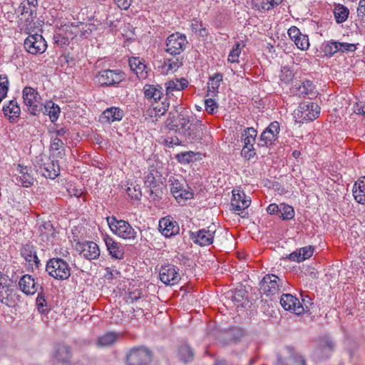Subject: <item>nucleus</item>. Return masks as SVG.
<instances>
[{"label": "nucleus", "instance_id": "obj_1", "mask_svg": "<svg viewBox=\"0 0 365 365\" xmlns=\"http://www.w3.org/2000/svg\"><path fill=\"white\" fill-rule=\"evenodd\" d=\"M46 271L56 279L65 280L71 275V269L66 261L56 257L50 259L46 266Z\"/></svg>", "mask_w": 365, "mask_h": 365}, {"label": "nucleus", "instance_id": "obj_2", "mask_svg": "<svg viewBox=\"0 0 365 365\" xmlns=\"http://www.w3.org/2000/svg\"><path fill=\"white\" fill-rule=\"evenodd\" d=\"M107 222L111 231L116 235L125 240L135 239L137 232L127 221L117 220L113 216L107 217Z\"/></svg>", "mask_w": 365, "mask_h": 365}, {"label": "nucleus", "instance_id": "obj_3", "mask_svg": "<svg viewBox=\"0 0 365 365\" xmlns=\"http://www.w3.org/2000/svg\"><path fill=\"white\" fill-rule=\"evenodd\" d=\"M152 358V352L148 349L143 346L134 347L126 355V364L149 365Z\"/></svg>", "mask_w": 365, "mask_h": 365}, {"label": "nucleus", "instance_id": "obj_4", "mask_svg": "<svg viewBox=\"0 0 365 365\" xmlns=\"http://www.w3.org/2000/svg\"><path fill=\"white\" fill-rule=\"evenodd\" d=\"M23 99L28 111L34 115H38L43 110V103L37 91L31 87H25L23 90Z\"/></svg>", "mask_w": 365, "mask_h": 365}, {"label": "nucleus", "instance_id": "obj_5", "mask_svg": "<svg viewBox=\"0 0 365 365\" xmlns=\"http://www.w3.org/2000/svg\"><path fill=\"white\" fill-rule=\"evenodd\" d=\"M282 280L275 274H266L259 283L260 292L268 297L279 294Z\"/></svg>", "mask_w": 365, "mask_h": 365}, {"label": "nucleus", "instance_id": "obj_6", "mask_svg": "<svg viewBox=\"0 0 365 365\" xmlns=\"http://www.w3.org/2000/svg\"><path fill=\"white\" fill-rule=\"evenodd\" d=\"M187 43L185 35L179 32L172 34L167 38L165 51L171 55H178L185 49Z\"/></svg>", "mask_w": 365, "mask_h": 365}, {"label": "nucleus", "instance_id": "obj_7", "mask_svg": "<svg viewBox=\"0 0 365 365\" xmlns=\"http://www.w3.org/2000/svg\"><path fill=\"white\" fill-rule=\"evenodd\" d=\"M181 110H176L178 113L177 116L171 117V113H169L170 116L167 119L168 125L170 130H175L179 134L183 129L187 128L190 123H193L191 120L192 116L187 114V112L184 110V108H180Z\"/></svg>", "mask_w": 365, "mask_h": 365}, {"label": "nucleus", "instance_id": "obj_8", "mask_svg": "<svg viewBox=\"0 0 365 365\" xmlns=\"http://www.w3.org/2000/svg\"><path fill=\"white\" fill-rule=\"evenodd\" d=\"M96 78L101 86H110L124 80L125 74L119 70L107 69L100 71Z\"/></svg>", "mask_w": 365, "mask_h": 365}, {"label": "nucleus", "instance_id": "obj_9", "mask_svg": "<svg viewBox=\"0 0 365 365\" xmlns=\"http://www.w3.org/2000/svg\"><path fill=\"white\" fill-rule=\"evenodd\" d=\"M280 304L285 310L297 315H300L309 311V308L306 304L304 307L300 303L299 299L291 294H283L280 298Z\"/></svg>", "mask_w": 365, "mask_h": 365}, {"label": "nucleus", "instance_id": "obj_10", "mask_svg": "<svg viewBox=\"0 0 365 365\" xmlns=\"http://www.w3.org/2000/svg\"><path fill=\"white\" fill-rule=\"evenodd\" d=\"M202 125L200 121L190 123L187 128L180 131V135L184 138V141L190 143L200 142L203 135Z\"/></svg>", "mask_w": 365, "mask_h": 365}, {"label": "nucleus", "instance_id": "obj_11", "mask_svg": "<svg viewBox=\"0 0 365 365\" xmlns=\"http://www.w3.org/2000/svg\"><path fill=\"white\" fill-rule=\"evenodd\" d=\"M25 49L31 54L43 53L47 44L41 35H29L24 41Z\"/></svg>", "mask_w": 365, "mask_h": 365}, {"label": "nucleus", "instance_id": "obj_12", "mask_svg": "<svg viewBox=\"0 0 365 365\" xmlns=\"http://www.w3.org/2000/svg\"><path fill=\"white\" fill-rule=\"evenodd\" d=\"M160 281L166 285H174L178 283L180 275L178 269L173 264L163 265L159 272Z\"/></svg>", "mask_w": 365, "mask_h": 365}, {"label": "nucleus", "instance_id": "obj_13", "mask_svg": "<svg viewBox=\"0 0 365 365\" xmlns=\"http://www.w3.org/2000/svg\"><path fill=\"white\" fill-rule=\"evenodd\" d=\"M279 132V124L277 121H274L262 133L257 145L259 146H267V143H272L275 140L277 135Z\"/></svg>", "mask_w": 365, "mask_h": 365}, {"label": "nucleus", "instance_id": "obj_14", "mask_svg": "<svg viewBox=\"0 0 365 365\" xmlns=\"http://www.w3.org/2000/svg\"><path fill=\"white\" fill-rule=\"evenodd\" d=\"M159 230L166 237H170L179 233L178 224L170 217H165L159 220Z\"/></svg>", "mask_w": 365, "mask_h": 365}, {"label": "nucleus", "instance_id": "obj_15", "mask_svg": "<svg viewBox=\"0 0 365 365\" xmlns=\"http://www.w3.org/2000/svg\"><path fill=\"white\" fill-rule=\"evenodd\" d=\"M104 241L110 257L115 259H123L125 255L124 247L120 243L114 240L112 237L106 235Z\"/></svg>", "mask_w": 365, "mask_h": 365}, {"label": "nucleus", "instance_id": "obj_16", "mask_svg": "<svg viewBox=\"0 0 365 365\" xmlns=\"http://www.w3.org/2000/svg\"><path fill=\"white\" fill-rule=\"evenodd\" d=\"M71 353L70 348L66 345H58L53 359V365H70Z\"/></svg>", "mask_w": 365, "mask_h": 365}, {"label": "nucleus", "instance_id": "obj_17", "mask_svg": "<svg viewBox=\"0 0 365 365\" xmlns=\"http://www.w3.org/2000/svg\"><path fill=\"white\" fill-rule=\"evenodd\" d=\"M39 169L42 175L46 178L54 179L60 173L58 161L51 160L49 158L41 165Z\"/></svg>", "mask_w": 365, "mask_h": 365}, {"label": "nucleus", "instance_id": "obj_18", "mask_svg": "<svg viewBox=\"0 0 365 365\" xmlns=\"http://www.w3.org/2000/svg\"><path fill=\"white\" fill-rule=\"evenodd\" d=\"M334 348V344L329 338H323L314 351L315 357L319 359H327L330 356Z\"/></svg>", "mask_w": 365, "mask_h": 365}, {"label": "nucleus", "instance_id": "obj_19", "mask_svg": "<svg viewBox=\"0 0 365 365\" xmlns=\"http://www.w3.org/2000/svg\"><path fill=\"white\" fill-rule=\"evenodd\" d=\"M81 255L88 260L96 259L100 256V250L96 243L86 241L80 245Z\"/></svg>", "mask_w": 365, "mask_h": 365}, {"label": "nucleus", "instance_id": "obj_20", "mask_svg": "<svg viewBox=\"0 0 365 365\" xmlns=\"http://www.w3.org/2000/svg\"><path fill=\"white\" fill-rule=\"evenodd\" d=\"M19 174L16 178L18 184H21L23 187H29L33 185L34 179L32 175L31 168L24 167L19 165Z\"/></svg>", "mask_w": 365, "mask_h": 365}, {"label": "nucleus", "instance_id": "obj_21", "mask_svg": "<svg viewBox=\"0 0 365 365\" xmlns=\"http://www.w3.org/2000/svg\"><path fill=\"white\" fill-rule=\"evenodd\" d=\"M20 289L26 294H34L38 290V284L29 274L24 275L19 282Z\"/></svg>", "mask_w": 365, "mask_h": 365}, {"label": "nucleus", "instance_id": "obj_22", "mask_svg": "<svg viewBox=\"0 0 365 365\" xmlns=\"http://www.w3.org/2000/svg\"><path fill=\"white\" fill-rule=\"evenodd\" d=\"M123 117V111L117 107H111L104 110L100 120L103 123H111L114 121L120 120Z\"/></svg>", "mask_w": 365, "mask_h": 365}, {"label": "nucleus", "instance_id": "obj_23", "mask_svg": "<svg viewBox=\"0 0 365 365\" xmlns=\"http://www.w3.org/2000/svg\"><path fill=\"white\" fill-rule=\"evenodd\" d=\"M251 203L250 199L245 197L244 192L240 193L239 191L235 192L232 191V198L231 200V206L235 211H242L247 208Z\"/></svg>", "mask_w": 365, "mask_h": 365}, {"label": "nucleus", "instance_id": "obj_24", "mask_svg": "<svg viewBox=\"0 0 365 365\" xmlns=\"http://www.w3.org/2000/svg\"><path fill=\"white\" fill-rule=\"evenodd\" d=\"M143 91L145 98L154 102L160 101L163 96V89L160 85L145 84Z\"/></svg>", "mask_w": 365, "mask_h": 365}, {"label": "nucleus", "instance_id": "obj_25", "mask_svg": "<svg viewBox=\"0 0 365 365\" xmlns=\"http://www.w3.org/2000/svg\"><path fill=\"white\" fill-rule=\"evenodd\" d=\"M39 237L43 242L50 241L56 237V230L50 221L42 222L38 227Z\"/></svg>", "mask_w": 365, "mask_h": 365}, {"label": "nucleus", "instance_id": "obj_26", "mask_svg": "<svg viewBox=\"0 0 365 365\" xmlns=\"http://www.w3.org/2000/svg\"><path fill=\"white\" fill-rule=\"evenodd\" d=\"M215 231L212 230H205L202 229L192 237L194 242L200 246L211 245L213 242Z\"/></svg>", "mask_w": 365, "mask_h": 365}, {"label": "nucleus", "instance_id": "obj_27", "mask_svg": "<svg viewBox=\"0 0 365 365\" xmlns=\"http://www.w3.org/2000/svg\"><path fill=\"white\" fill-rule=\"evenodd\" d=\"M130 69L135 73L138 78H146V66L141 59L138 57H132L129 59Z\"/></svg>", "mask_w": 365, "mask_h": 365}, {"label": "nucleus", "instance_id": "obj_28", "mask_svg": "<svg viewBox=\"0 0 365 365\" xmlns=\"http://www.w3.org/2000/svg\"><path fill=\"white\" fill-rule=\"evenodd\" d=\"M21 255L29 263L34 262L36 267H38L40 264V260L38 259L36 252L34 250L33 245L30 244H26L21 248Z\"/></svg>", "mask_w": 365, "mask_h": 365}, {"label": "nucleus", "instance_id": "obj_29", "mask_svg": "<svg viewBox=\"0 0 365 365\" xmlns=\"http://www.w3.org/2000/svg\"><path fill=\"white\" fill-rule=\"evenodd\" d=\"M187 86L188 81L183 78L170 80L165 83L166 96H170L174 91H180L187 88Z\"/></svg>", "mask_w": 365, "mask_h": 365}, {"label": "nucleus", "instance_id": "obj_30", "mask_svg": "<svg viewBox=\"0 0 365 365\" xmlns=\"http://www.w3.org/2000/svg\"><path fill=\"white\" fill-rule=\"evenodd\" d=\"M45 115H48L52 123H54L58 118L60 108L52 101H47L43 104V110L41 111Z\"/></svg>", "mask_w": 365, "mask_h": 365}, {"label": "nucleus", "instance_id": "obj_31", "mask_svg": "<svg viewBox=\"0 0 365 365\" xmlns=\"http://www.w3.org/2000/svg\"><path fill=\"white\" fill-rule=\"evenodd\" d=\"M353 195L357 202L365 205V178L356 182L353 187Z\"/></svg>", "mask_w": 365, "mask_h": 365}, {"label": "nucleus", "instance_id": "obj_32", "mask_svg": "<svg viewBox=\"0 0 365 365\" xmlns=\"http://www.w3.org/2000/svg\"><path fill=\"white\" fill-rule=\"evenodd\" d=\"M170 106L169 102H162V106H155L147 110V115L152 118L153 121H158V118L165 115Z\"/></svg>", "mask_w": 365, "mask_h": 365}, {"label": "nucleus", "instance_id": "obj_33", "mask_svg": "<svg viewBox=\"0 0 365 365\" xmlns=\"http://www.w3.org/2000/svg\"><path fill=\"white\" fill-rule=\"evenodd\" d=\"M299 109L302 110V113H303V110L308 111L309 109L312 110V112H309L308 113H306L304 116L302 115V117H303L304 120H313L316 119L317 118H318L319 114V106L314 103L300 104V106H299Z\"/></svg>", "mask_w": 365, "mask_h": 365}, {"label": "nucleus", "instance_id": "obj_34", "mask_svg": "<svg viewBox=\"0 0 365 365\" xmlns=\"http://www.w3.org/2000/svg\"><path fill=\"white\" fill-rule=\"evenodd\" d=\"M312 81L306 80L299 86V95L303 98L307 96L309 98H312L316 95Z\"/></svg>", "mask_w": 365, "mask_h": 365}, {"label": "nucleus", "instance_id": "obj_35", "mask_svg": "<svg viewBox=\"0 0 365 365\" xmlns=\"http://www.w3.org/2000/svg\"><path fill=\"white\" fill-rule=\"evenodd\" d=\"M178 356L185 364L191 362L194 358L193 350L187 344H183L179 347Z\"/></svg>", "mask_w": 365, "mask_h": 365}, {"label": "nucleus", "instance_id": "obj_36", "mask_svg": "<svg viewBox=\"0 0 365 365\" xmlns=\"http://www.w3.org/2000/svg\"><path fill=\"white\" fill-rule=\"evenodd\" d=\"M5 115L10 118H18L19 116L21 109L16 100H11L9 105L3 108Z\"/></svg>", "mask_w": 365, "mask_h": 365}, {"label": "nucleus", "instance_id": "obj_37", "mask_svg": "<svg viewBox=\"0 0 365 365\" xmlns=\"http://www.w3.org/2000/svg\"><path fill=\"white\" fill-rule=\"evenodd\" d=\"M257 133V130L252 127L247 128L246 129H245L241 136V138L244 142L245 145L253 147V144L255 142Z\"/></svg>", "mask_w": 365, "mask_h": 365}, {"label": "nucleus", "instance_id": "obj_38", "mask_svg": "<svg viewBox=\"0 0 365 365\" xmlns=\"http://www.w3.org/2000/svg\"><path fill=\"white\" fill-rule=\"evenodd\" d=\"M19 11L25 17V21L31 24L36 16V9L26 6V3H21L19 6Z\"/></svg>", "mask_w": 365, "mask_h": 365}, {"label": "nucleus", "instance_id": "obj_39", "mask_svg": "<svg viewBox=\"0 0 365 365\" xmlns=\"http://www.w3.org/2000/svg\"><path fill=\"white\" fill-rule=\"evenodd\" d=\"M65 140L62 138L57 137H52L51 142L50 145V150L51 151H58L57 157L62 158L64 155V145Z\"/></svg>", "mask_w": 365, "mask_h": 365}, {"label": "nucleus", "instance_id": "obj_40", "mask_svg": "<svg viewBox=\"0 0 365 365\" xmlns=\"http://www.w3.org/2000/svg\"><path fill=\"white\" fill-rule=\"evenodd\" d=\"M334 14L336 21L338 24H340L344 22L347 19L349 10L345 6L339 4L334 8Z\"/></svg>", "mask_w": 365, "mask_h": 365}, {"label": "nucleus", "instance_id": "obj_41", "mask_svg": "<svg viewBox=\"0 0 365 365\" xmlns=\"http://www.w3.org/2000/svg\"><path fill=\"white\" fill-rule=\"evenodd\" d=\"M117 339V334L114 332H108L98 338V345L100 346H108L115 343Z\"/></svg>", "mask_w": 365, "mask_h": 365}, {"label": "nucleus", "instance_id": "obj_42", "mask_svg": "<svg viewBox=\"0 0 365 365\" xmlns=\"http://www.w3.org/2000/svg\"><path fill=\"white\" fill-rule=\"evenodd\" d=\"M279 217L284 220H291L294 217V208L284 203L279 204Z\"/></svg>", "mask_w": 365, "mask_h": 365}, {"label": "nucleus", "instance_id": "obj_43", "mask_svg": "<svg viewBox=\"0 0 365 365\" xmlns=\"http://www.w3.org/2000/svg\"><path fill=\"white\" fill-rule=\"evenodd\" d=\"M282 1V0H267V2L262 1L260 4H255L254 6L256 10L259 11H269L280 4Z\"/></svg>", "mask_w": 365, "mask_h": 365}, {"label": "nucleus", "instance_id": "obj_44", "mask_svg": "<svg viewBox=\"0 0 365 365\" xmlns=\"http://www.w3.org/2000/svg\"><path fill=\"white\" fill-rule=\"evenodd\" d=\"M222 80V76L220 73H215L210 77L207 83L208 91L215 93L217 91L220 82Z\"/></svg>", "mask_w": 365, "mask_h": 365}, {"label": "nucleus", "instance_id": "obj_45", "mask_svg": "<svg viewBox=\"0 0 365 365\" xmlns=\"http://www.w3.org/2000/svg\"><path fill=\"white\" fill-rule=\"evenodd\" d=\"M8 281L0 282V301L1 303L9 304V296L10 295V289L9 288Z\"/></svg>", "mask_w": 365, "mask_h": 365}, {"label": "nucleus", "instance_id": "obj_46", "mask_svg": "<svg viewBox=\"0 0 365 365\" xmlns=\"http://www.w3.org/2000/svg\"><path fill=\"white\" fill-rule=\"evenodd\" d=\"M9 91V80L6 76L0 75V103L6 98Z\"/></svg>", "mask_w": 365, "mask_h": 365}, {"label": "nucleus", "instance_id": "obj_47", "mask_svg": "<svg viewBox=\"0 0 365 365\" xmlns=\"http://www.w3.org/2000/svg\"><path fill=\"white\" fill-rule=\"evenodd\" d=\"M196 155V153L193 151H187L178 153L176 155L175 158L177 160L183 164L190 163L192 158Z\"/></svg>", "mask_w": 365, "mask_h": 365}, {"label": "nucleus", "instance_id": "obj_48", "mask_svg": "<svg viewBox=\"0 0 365 365\" xmlns=\"http://www.w3.org/2000/svg\"><path fill=\"white\" fill-rule=\"evenodd\" d=\"M324 52L327 56H331L336 53L339 52V41H329L325 45Z\"/></svg>", "mask_w": 365, "mask_h": 365}, {"label": "nucleus", "instance_id": "obj_49", "mask_svg": "<svg viewBox=\"0 0 365 365\" xmlns=\"http://www.w3.org/2000/svg\"><path fill=\"white\" fill-rule=\"evenodd\" d=\"M37 309L41 313H46L49 311L48 304L46 303L45 295L43 292L38 293L36 298Z\"/></svg>", "mask_w": 365, "mask_h": 365}, {"label": "nucleus", "instance_id": "obj_50", "mask_svg": "<svg viewBox=\"0 0 365 365\" xmlns=\"http://www.w3.org/2000/svg\"><path fill=\"white\" fill-rule=\"evenodd\" d=\"M126 192L132 199L139 200L142 196L140 187L138 185L130 184L127 187Z\"/></svg>", "mask_w": 365, "mask_h": 365}, {"label": "nucleus", "instance_id": "obj_51", "mask_svg": "<svg viewBox=\"0 0 365 365\" xmlns=\"http://www.w3.org/2000/svg\"><path fill=\"white\" fill-rule=\"evenodd\" d=\"M279 78L281 81L288 84L292 81L294 78V73L292 71L290 70L288 67L284 66L281 70Z\"/></svg>", "mask_w": 365, "mask_h": 365}, {"label": "nucleus", "instance_id": "obj_52", "mask_svg": "<svg viewBox=\"0 0 365 365\" xmlns=\"http://www.w3.org/2000/svg\"><path fill=\"white\" fill-rule=\"evenodd\" d=\"M155 173H157V170L153 169L145 177V185L147 187H150L152 189L153 187H156V180ZM151 194H153V190H150Z\"/></svg>", "mask_w": 365, "mask_h": 365}, {"label": "nucleus", "instance_id": "obj_53", "mask_svg": "<svg viewBox=\"0 0 365 365\" xmlns=\"http://www.w3.org/2000/svg\"><path fill=\"white\" fill-rule=\"evenodd\" d=\"M294 44L300 50L305 51L308 49L309 46L308 36L302 34L301 36H298V38L294 41Z\"/></svg>", "mask_w": 365, "mask_h": 365}, {"label": "nucleus", "instance_id": "obj_54", "mask_svg": "<svg viewBox=\"0 0 365 365\" xmlns=\"http://www.w3.org/2000/svg\"><path fill=\"white\" fill-rule=\"evenodd\" d=\"M175 196V198L178 201V202H183L186 200L191 199L193 197V193L186 189H185L184 186L180 190V191Z\"/></svg>", "mask_w": 365, "mask_h": 365}, {"label": "nucleus", "instance_id": "obj_55", "mask_svg": "<svg viewBox=\"0 0 365 365\" xmlns=\"http://www.w3.org/2000/svg\"><path fill=\"white\" fill-rule=\"evenodd\" d=\"M356 43H350L346 42H340L339 41V52L341 53H348V52H354L356 49Z\"/></svg>", "mask_w": 365, "mask_h": 365}, {"label": "nucleus", "instance_id": "obj_56", "mask_svg": "<svg viewBox=\"0 0 365 365\" xmlns=\"http://www.w3.org/2000/svg\"><path fill=\"white\" fill-rule=\"evenodd\" d=\"M240 53V43L236 42L234 47L232 48V51H230L229 56H228V61L230 62H237L238 58Z\"/></svg>", "mask_w": 365, "mask_h": 365}, {"label": "nucleus", "instance_id": "obj_57", "mask_svg": "<svg viewBox=\"0 0 365 365\" xmlns=\"http://www.w3.org/2000/svg\"><path fill=\"white\" fill-rule=\"evenodd\" d=\"M205 110L210 114H213L217 112V104L215 100L208 98L205 101Z\"/></svg>", "mask_w": 365, "mask_h": 365}, {"label": "nucleus", "instance_id": "obj_58", "mask_svg": "<svg viewBox=\"0 0 365 365\" xmlns=\"http://www.w3.org/2000/svg\"><path fill=\"white\" fill-rule=\"evenodd\" d=\"M106 274H104V277L108 280H112L113 279L118 278L120 272L117 269H112L110 267H106Z\"/></svg>", "mask_w": 365, "mask_h": 365}, {"label": "nucleus", "instance_id": "obj_59", "mask_svg": "<svg viewBox=\"0 0 365 365\" xmlns=\"http://www.w3.org/2000/svg\"><path fill=\"white\" fill-rule=\"evenodd\" d=\"M184 186L183 183L180 182L178 180L174 179L171 181L170 184V192L175 197L180 191Z\"/></svg>", "mask_w": 365, "mask_h": 365}, {"label": "nucleus", "instance_id": "obj_60", "mask_svg": "<svg viewBox=\"0 0 365 365\" xmlns=\"http://www.w3.org/2000/svg\"><path fill=\"white\" fill-rule=\"evenodd\" d=\"M299 251L301 253V259L304 261L306 259L309 258L313 255L314 249L312 246H308L301 248Z\"/></svg>", "mask_w": 365, "mask_h": 365}, {"label": "nucleus", "instance_id": "obj_61", "mask_svg": "<svg viewBox=\"0 0 365 365\" xmlns=\"http://www.w3.org/2000/svg\"><path fill=\"white\" fill-rule=\"evenodd\" d=\"M242 154L244 155L245 158L250 160L251 158L255 156V152L254 150L253 147L245 145L242 150Z\"/></svg>", "mask_w": 365, "mask_h": 365}, {"label": "nucleus", "instance_id": "obj_62", "mask_svg": "<svg viewBox=\"0 0 365 365\" xmlns=\"http://www.w3.org/2000/svg\"><path fill=\"white\" fill-rule=\"evenodd\" d=\"M287 34L289 38L294 42L302 34L297 26H292L288 29Z\"/></svg>", "mask_w": 365, "mask_h": 365}, {"label": "nucleus", "instance_id": "obj_63", "mask_svg": "<svg viewBox=\"0 0 365 365\" xmlns=\"http://www.w3.org/2000/svg\"><path fill=\"white\" fill-rule=\"evenodd\" d=\"M230 336V341L236 343L238 341L240 338L242 336V331L240 329H237L235 331H230L227 333Z\"/></svg>", "mask_w": 365, "mask_h": 365}, {"label": "nucleus", "instance_id": "obj_64", "mask_svg": "<svg viewBox=\"0 0 365 365\" xmlns=\"http://www.w3.org/2000/svg\"><path fill=\"white\" fill-rule=\"evenodd\" d=\"M355 113L365 116V102L360 101L354 106Z\"/></svg>", "mask_w": 365, "mask_h": 365}]
</instances>
